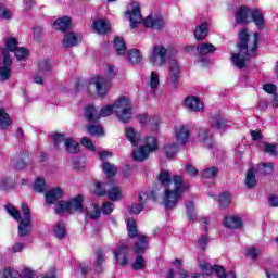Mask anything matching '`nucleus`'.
<instances>
[{
  "instance_id": "obj_59",
  "label": "nucleus",
  "mask_w": 278,
  "mask_h": 278,
  "mask_svg": "<svg viewBox=\"0 0 278 278\" xmlns=\"http://www.w3.org/2000/svg\"><path fill=\"white\" fill-rule=\"evenodd\" d=\"M0 18L10 20L12 18V11L5 8V4L0 3Z\"/></svg>"
},
{
  "instance_id": "obj_55",
  "label": "nucleus",
  "mask_w": 278,
  "mask_h": 278,
  "mask_svg": "<svg viewBox=\"0 0 278 278\" xmlns=\"http://www.w3.org/2000/svg\"><path fill=\"white\" fill-rule=\"evenodd\" d=\"M244 182L247 188L251 190L252 188H255V186H257V178H255V175H247Z\"/></svg>"
},
{
  "instance_id": "obj_28",
  "label": "nucleus",
  "mask_w": 278,
  "mask_h": 278,
  "mask_svg": "<svg viewBox=\"0 0 278 278\" xmlns=\"http://www.w3.org/2000/svg\"><path fill=\"white\" fill-rule=\"evenodd\" d=\"M126 138L132 147H138V144H140V132L136 131L132 127L126 129Z\"/></svg>"
},
{
  "instance_id": "obj_14",
  "label": "nucleus",
  "mask_w": 278,
  "mask_h": 278,
  "mask_svg": "<svg viewBox=\"0 0 278 278\" xmlns=\"http://www.w3.org/2000/svg\"><path fill=\"white\" fill-rule=\"evenodd\" d=\"M214 135L212 134V130L208 128H200L198 134V140L199 142H202L205 147L212 148L214 147Z\"/></svg>"
},
{
  "instance_id": "obj_43",
  "label": "nucleus",
  "mask_w": 278,
  "mask_h": 278,
  "mask_svg": "<svg viewBox=\"0 0 278 278\" xmlns=\"http://www.w3.org/2000/svg\"><path fill=\"white\" fill-rule=\"evenodd\" d=\"M186 207H187V218L189 220H197V211L194 208V200L189 201Z\"/></svg>"
},
{
  "instance_id": "obj_18",
  "label": "nucleus",
  "mask_w": 278,
  "mask_h": 278,
  "mask_svg": "<svg viewBox=\"0 0 278 278\" xmlns=\"http://www.w3.org/2000/svg\"><path fill=\"white\" fill-rule=\"evenodd\" d=\"M176 142L186 144L190 140V129L186 126H178L175 129Z\"/></svg>"
},
{
  "instance_id": "obj_29",
  "label": "nucleus",
  "mask_w": 278,
  "mask_h": 278,
  "mask_svg": "<svg viewBox=\"0 0 278 278\" xmlns=\"http://www.w3.org/2000/svg\"><path fill=\"white\" fill-rule=\"evenodd\" d=\"M92 28L98 34H108L110 30V23L105 20H97L93 22Z\"/></svg>"
},
{
  "instance_id": "obj_8",
  "label": "nucleus",
  "mask_w": 278,
  "mask_h": 278,
  "mask_svg": "<svg viewBox=\"0 0 278 278\" xmlns=\"http://www.w3.org/2000/svg\"><path fill=\"white\" fill-rule=\"evenodd\" d=\"M54 147L60 149V144L64 142V147L67 153H79V142L75 141L73 138H65L64 135L54 132L52 135Z\"/></svg>"
},
{
  "instance_id": "obj_6",
  "label": "nucleus",
  "mask_w": 278,
  "mask_h": 278,
  "mask_svg": "<svg viewBox=\"0 0 278 278\" xmlns=\"http://www.w3.org/2000/svg\"><path fill=\"white\" fill-rule=\"evenodd\" d=\"M55 214H81L84 212V194L75 195L67 201H59L54 208Z\"/></svg>"
},
{
  "instance_id": "obj_15",
  "label": "nucleus",
  "mask_w": 278,
  "mask_h": 278,
  "mask_svg": "<svg viewBox=\"0 0 278 278\" xmlns=\"http://www.w3.org/2000/svg\"><path fill=\"white\" fill-rule=\"evenodd\" d=\"M181 77V67H179V63L177 60L172 59L169 61V77L168 79L172 81V84H177L179 81V78Z\"/></svg>"
},
{
  "instance_id": "obj_30",
  "label": "nucleus",
  "mask_w": 278,
  "mask_h": 278,
  "mask_svg": "<svg viewBox=\"0 0 278 278\" xmlns=\"http://www.w3.org/2000/svg\"><path fill=\"white\" fill-rule=\"evenodd\" d=\"M207 29L208 24L206 22L200 24L194 30L195 40H204L207 36Z\"/></svg>"
},
{
  "instance_id": "obj_17",
  "label": "nucleus",
  "mask_w": 278,
  "mask_h": 278,
  "mask_svg": "<svg viewBox=\"0 0 278 278\" xmlns=\"http://www.w3.org/2000/svg\"><path fill=\"white\" fill-rule=\"evenodd\" d=\"M81 42V35L76 33H66L63 38V47L71 49V47H77Z\"/></svg>"
},
{
  "instance_id": "obj_9",
  "label": "nucleus",
  "mask_w": 278,
  "mask_h": 278,
  "mask_svg": "<svg viewBox=\"0 0 278 278\" xmlns=\"http://www.w3.org/2000/svg\"><path fill=\"white\" fill-rule=\"evenodd\" d=\"M167 50L163 46H154L149 54L150 63L153 66H164L166 64Z\"/></svg>"
},
{
  "instance_id": "obj_53",
  "label": "nucleus",
  "mask_w": 278,
  "mask_h": 278,
  "mask_svg": "<svg viewBox=\"0 0 278 278\" xmlns=\"http://www.w3.org/2000/svg\"><path fill=\"white\" fill-rule=\"evenodd\" d=\"M198 244L202 251H207V244H210V236L201 235L198 239Z\"/></svg>"
},
{
  "instance_id": "obj_32",
  "label": "nucleus",
  "mask_w": 278,
  "mask_h": 278,
  "mask_svg": "<svg viewBox=\"0 0 278 278\" xmlns=\"http://www.w3.org/2000/svg\"><path fill=\"white\" fill-rule=\"evenodd\" d=\"M33 189L38 194L45 192L47 190V180L42 176H38L33 185Z\"/></svg>"
},
{
  "instance_id": "obj_36",
  "label": "nucleus",
  "mask_w": 278,
  "mask_h": 278,
  "mask_svg": "<svg viewBox=\"0 0 278 278\" xmlns=\"http://www.w3.org/2000/svg\"><path fill=\"white\" fill-rule=\"evenodd\" d=\"M216 51V47L212 43H200L198 46V53L200 55H207L208 53H214Z\"/></svg>"
},
{
  "instance_id": "obj_54",
  "label": "nucleus",
  "mask_w": 278,
  "mask_h": 278,
  "mask_svg": "<svg viewBox=\"0 0 278 278\" xmlns=\"http://www.w3.org/2000/svg\"><path fill=\"white\" fill-rule=\"evenodd\" d=\"M245 257H251V260L256 261L260 257V251L257 248L251 247L245 250Z\"/></svg>"
},
{
  "instance_id": "obj_62",
  "label": "nucleus",
  "mask_w": 278,
  "mask_h": 278,
  "mask_svg": "<svg viewBox=\"0 0 278 278\" xmlns=\"http://www.w3.org/2000/svg\"><path fill=\"white\" fill-rule=\"evenodd\" d=\"M264 151H265V153H268L269 155H277V144L265 143Z\"/></svg>"
},
{
  "instance_id": "obj_7",
  "label": "nucleus",
  "mask_w": 278,
  "mask_h": 278,
  "mask_svg": "<svg viewBox=\"0 0 278 278\" xmlns=\"http://www.w3.org/2000/svg\"><path fill=\"white\" fill-rule=\"evenodd\" d=\"M157 149H160L157 146V139L155 137H147L146 144L140 147L138 150H135L132 152V157L137 162H142L149 157V153H151V151H157Z\"/></svg>"
},
{
  "instance_id": "obj_31",
  "label": "nucleus",
  "mask_w": 278,
  "mask_h": 278,
  "mask_svg": "<svg viewBox=\"0 0 278 278\" xmlns=\"http://www.w3.org/2000/svg\"><path fill=\"white\" fill-rule=\"evenodd\" d=\"M127 231H128V237L134 239L138 238V224L136 223V219L129 218L127 222Z\"/></svg>"
},
{
  "instance_id": "obj_16",
  "label": "nucleus",
  "mask_w": 278,
  "mask_h": 278,
  "mask_svg": "<svg viewBox=\"0 0 278 278\" xmlns=\"http://www.w3.org/2000/svg\"><path fill=\"white\" fill-rule=\"evenodd\" d=\"M185 108H187V110H191V112H202V110L205 106L203 105V102H201L199 98L194 96H189L185 100Z\"/></svg>"
},
{
  "instance_id": "obj_47",
  "label": "nucleus",
  "mask_w": 278,
  "mask_h": 278,
  "mask_svg": "<svg viewBox=\"0 0 278 278\" xmlns=\"http://www.w3.org/2000/svg\"><path fill=\"white\" fill-rule=\"evenodd\" d=\"M106 194L111 201H118V199L122 197L121 188L113 187L110 191L106 192Z\"/></svg>"
},
{
  "instance_id": "obj_64",
  "label": "nucleus",
  "mask_w": 278,
  "mask_h": 278,
  "mask_svg": "<svg viewBox=\"0 0 278 278\" xmlns=\"http://www.w3.org/2000/svg\"><path fill=\"white\" fill-rule=\"evenodd\" d=\"M214 273L218 278H227V271L225 270V267L220 265H215Z\"/></svg>"
},
{
  "instance_id": "obj_5",
  "label": "nucleus",
  "mask_w": 278,
  "mask_h": 278,
  "mask_svg": "<svg viewBox=\"0 0 278 278\" xmlns=\"http://www.w3.org/2000/svg\"><path fill=\"white\" fill-rule=\"evenodd\" d=\"M236 23L247 25V23H255L258 29H264V14L260 9H249L247 7H240L235 13Z\"/></svg>"
},
{
  "instance_id": "obj_45",
  "label": "nucleus",
  "mask_w": 278,
  "mask_h": 278,
  "mask_svg": "<svg viewBox=\"0 0 278 278\" xmlns=\"http://www.w3.org/2000/svg\"><path fill=\"white\" fill-rule=\"evenodd\" d=\"M138 121L141 125H147V123H150V125H155V127H157V125H160L159 118H154V117L149 118L148 115H140L138 117Z\"/></svg>"
},
{
  "instance_id": "obj_24",
  "label": "nucleus",
  "mask_w": 278,
  "mask_h": 278,
  "mask_svg": "<svg viewBox=\"0 0 278 278\" xmlns=\"http://www.w3.org/2000/svg\"><path fill=\"white\" fill-rule=\"evenodd\" d=\"M17 231L20 238H27V236H29V232L31 231V220L21 219L17 226Z\"/></svg>"
},
{
  "instance_id": "obj_37",
  "label": "nucleus",
  "mask_w": 278,
  "mask_h": 278,
  "mask_svg": "<svg viewBox=\"0 0 278 278\" xmlns=\"http://www.w3.org/2000/svg\"><path fill=\"white\" fill-rule=\"evenodd\" d=\"M214 268H215V265L212 266L206 261H201L200 262V270H201L202 275H204V277L205 276L210 277V276L214 275Z\"/></svg>"
},
{
  "instance_id": "obj_35",
  "label": "nucleus",
  "mask_w": 278,
  "mask_h": 278,
  "mask_svg": "<svg viewBox=\"0 0 278 278\" xmlns=\"http://www.w3.org/2000/svg\"><path fill=\"white\" fill-rule=\"evenodd\" d=\"M54 236L58 240H64L66 238V226L64 222H59L54 227Z\"/></svg>"
},
{
  "instance_id": "obj_56",
  "label": "nucleus",
  "mask_w": 278,
  "mask_h": 278,
  "mask_svg": "<svg viewBox=\"0 0 278 278\" xmlns=\"http://www.w3.org/2000/svg\"><path fill=\"white\" fill-rule=\"evenodd\" d=\"M100 212H102V214L104 216H110V214H112V212H114V207H112V202L102 203Z\"/></svg>"
},
{
  "instance_id": "obj_49",
  "label": "nucleus",
  "mask_w": 278,
  "mask_h": 278,
  "mask_svg": "<svg viewBox=\"0 0 278 278\" xmlns=\"http://www.w3.org/2000/svg\"><path fill=\"white\" fill-rule=\"evenodd\" d=\"M94 210L90 211L88 208H85L84 212L86 213V215L91 219V220H97V218H99L101 216V208H99V206L96 204L94 205Z\"/></svg>"
},
{
  "instance_id": "obj_23",
  "label": "nucleus",
  "mask_w": 278,
  "mask_h": 278,
  "mask_svg": "<svg viewBox=\"0 0 278 278\" xmlns=\"http://www.w3.org/2000/svg\"><path fill=\"white\" fill-rule=\"evenodd\" d=\"M143 23L146 27H151L152 29H162L164 27V20L153 15L146 17Z\"/></svg>"
},
{
  "instance_id": "obj_39",
  "label": "nucleus",
  "mask_w": 278,
  "mask_h": 278,
  "mask_svg": "<svg viewBox=\"0 0 278 278\" xmlns=\"http://www.w3.org/2000/svg\"><path fill=\"white\" fill-rule=\"evenodd\" d=\"M39 73H49L51 71V61L49 59H40L37 63Z\"/></svg>"
},
{
  "instance_id": "obj_33",
  "label": "nucleus",
  "mask_w": 278,
  "mask_h": 278,
  "mask_svg": "<svg viewBox=\"0 0 278 278\" xmlns=\"http://www.w3.org/2000/svg\"><path fill=\"white\" fill-rule=\"evenodd\" d=\"M114 48L117 55H125V53H127V46L125 45V40L121 37L114 39Z\"/></svg>"
},
{
  "instance_id": "obj_34",
  "label": "nucleus",
  "mask_w": 278,
  "mask_h": 278,
  "mask_svg": "<svg viewBox=\"0 0 278 278\" xmlns=\"http://www.w3.org/2000/svg\"><path fill=\"white\" fill-rule=\"evenodd\" d=\"M11 125L10 115L5 112V109H0V129H8Z\"/></svg>"
},
{
  "instance_id": "obj_26",
  "label": "nucleus",
  "mask_w": 278,
  "mask_h": 278,
  "mask_svg": "<svg viewBox=\"0 0 278 278\" xmlns=\"http://www.w3.org/2000/svg\"><path fill=\"white\" fill-rule=\"evenodd\" d=\"M210 124L214 129H225L229 125V122L224 119L222 115H214L211 117Z\"/></svg>"
},
{
  "instance_id": "obj_1",
  "label": "nucleus",
  "mask_w": 278,
  "mask_h": 278,
  "mask_svg": "<svg viewBox=\"0 0 278 278\" xmlns=\"http://www.w3.org/2000/svg\"><path fill=\"white\" fill-rule=\"evenodd\" d=\"M156 179L160 186L165 188L162 203L167 210H175L179 199H181V194L192 188V185L184 181V178L179 175H157Z\"/></svg>"
},
{
  "instance_id": "obj_11",
  "label": "nucleus",
  "mask_w": 278,
  "mask_h": 278,
  "mask_svg": "<svg viewBox=\"0 0 278 278\" xmlns=\"http://www.w3.org/2000/svg\"><path fill=\"white\" fill-rule=\"evenodd\" d=\"M128 20L130 22L131 29L138 27L139 23H142V14L140 13V4L138 2H131L130 9L126 11Z\"/></svg>"
},
{
  "instance_id": "obj_4",
  "label": "nucleus",
  "mask_w": 278,
  "mask_h": 278,
  "mask_svg": "<svg viewBox=\"0 0 278 278\" xmlns=\"http://www.w3.org/2000/svg\"><path fill=\"white\" fill-rule=\"evenodd\" d=\"M7 48L2 49L3 62L0 63V81H8L12 76V58L10 51H14L18 48V40L14 37H8L4 39Z\"/></svg>"
},
{
  "instance_id": "obj_25",
  "label": "nucleus",
  "mask_w": 278,
  "mask_h": 278,
  "mask_svg": "<svg viewBox=\"0 0 278 278\" xmlns=\"http://www.w3.org/2000/svg\"><path fill=\"white\" fill-rule=\"evenodd\" d=\"M217 202L220 210H227V207H229V205L232 203L231 192L223 191L219 194Z\"/></svg>"
},
{
  "instance_id": "obj_48",
  "label": "nucleus",
  "mask_w": 278,
  "mask_h": 278,
  "mask_svg": "<svg viewBox=\"0 0 278 278\" xmlns=\"http://www.w3.org/2000/svg\"><path fill=\"white\" fill-rule=\"evenodd\" d=\"M104 75L108 79H114L118 75V70L114 65H106L104 68Z\"/></svg>"
},
{
  "instance_id": "obj_21",
  "label": "nucleus",
  "mask_w": 278,
  "mask_h": 278,
  "mask_svg": "<svg viewBox=\"0 0 278 278\" xmlns=\"http://www.w3.org/2000/svg\"><path fill=\"white\" fill-rule=\"evenodd\" d=\"M224 227L227 229H240L242 228V218L238 216H226L223 220Z\"/></svg>"
},
{
  "instance_id": "obj_51",
  "label": "nucleus",
  "mask_w": 278,
  "mask_h": 278,
  "mask_svg": "<svg viewBox=\"0 0 278 278\" xmlns=\"http://www.w3.org/2000/svg\"><path fill=\"white\" fill-rule=\"evenodd\" d=\"M13 53H15V58L18 62H21V60H25V58L29 55V51L23 47H17Z\"/></svg>"
},
{
  "instance_id": "obj_50",
  "label": "nucleus",
  "mask_w": 278,
  "mask_h": 278,
  "mask_svg": "<svg viewBox=\"0 0 278 278\" xmlns=\"http://www.w3.org/2000/svg\"><path fill=\"white\" fill-rule=\"evenodd\" d=\"M86 129L90 136H103V128L101 126H96V125H89L86 126Z\"/></svg>"
},
{
  "instance_id": "obj_44",
  "label": "nucleus",
  "mask_w": 278,
  "mask_h": 278,
  "mask_svg": "<svg viewBox=\"0 0 278 278\" xmlns=\"http://www.w3.org/2000/svg\"><path fill=\"white\" fill-rule=\"evenodd\" d=\"M93 194H96V197H105V194H108V191L105 190V184L96 181Z\"/></svg>"
},
{
  "instance_id": "obj_57",
  "label": "nucleus",
  "mask_w": 278,
  "mask_h": 278,
  "mask_svg": "<svg viewBox=\"0 0 278 278\" xmlns=\"http://www.w3.org/2000/svg\"><path fill=\"white\" fill-rule=\"evenodd\" d=\"M13 166L15 170H23V168L27 166V164H25V159L23 157V155L20 159H13Z\"/></svg>"
},
{
  "instance_id": "obj_19",
  "label": "nucleus",
  "mask_w": 278,
  "mask_h": 278,
  "mask_svg": "<svg viewBox=\"0 0 278 278\" xmlns=\"http://www.w3.org/2000/svg\"><path fill=\"white\" fill-rule=\"evenodd\" d=\"M275 165L273 163H260L256 166L250 165L247 175H255L256 173H273Z\"/></svg>"
},
{
  "instance_id": "obj_2",
  "label": "nucleus",
  "mask_w": 278,
  "mask_h": 278,
  "mask_svg": "<svg viewBox=\"0 0 278 278\" xmlns=\"http://www.w3.org/2000/svg\"><path fill=\"white\" fill-rule=\"evenodd\" d=\"M112 112H115L122 123H129L132 116L129 99L122 97L113 105L103 106L100 113L97 112L93 105H88L85 109V118H87L89 123H97L99 118L111 116Z\"/></svg>"
},
{
  "instance_id": "obj_38",
  "label": "nucleus",
  "mask_w": 278,
  "mask_h": 278,
  "mask_svg": "<svg viewBox=\"0 0 278 278\" xmlns=\"http://www.w3.org/2000/svg\"><path fill=\"white\" fill-rule=\"evenodd\" d=\"M132 270H144L147 268V261H144V256L137 255L135 262L131 264Z\"/></svg>"
},
{
  "instance_id": "obj_3",
  "label": "nucleus",
  "mask_w": 278,
  "mask_h": 278,
  "mask_svg": "<svg viewBox=\"0 0 278 278\" xmlns=\"http://www.w3.org/2000/svg\"><path fill=\"white\" fill-rule=\"evenodd\" d=\"M257 45H260V33H254L252 38L247 28L239 33V43H237L239 53L231 54V60L237 68L240 71L247 68L250 59L257 55Z\"/></svg>"
},
{
  "instance_id": "obj_58",
  "label": "nucleus",
  "mask_w": 278,
  "mask_h": 278,
  "mask_svg": "<svg viewBox=\"0 0 278 278\" xmlns=\"http://www.w3.org/2000/svg\"><path fill=\"white\" fill-rule=\"evenodd\" d=\"M0 18L10 20L12 18V11L5 8V4L0 3Z\"/></svg>"
},
{
  "instance_id": "obj_61",
  "label": "nucleus",
  "mask_w": 278,
  "mask_h": 278,
  "mask_svg": "<svg viewBox=\"0 0 278 278\" xmlns=\"http://www.w3.org/2000/svg\"><path fill=\"white\" fill-rule=\"evenodd\" d=\"M45 30L40 26H36L33 29V38L39 42L40 38H42Z\"/></svg>"
},
{
  "instance_id": "obj_10",
  "label": "nucleus",
  "mask_w": 278,
  "mask_h": 278,
  "mask_svg": "<svg viewBox=\"0 0 278 278\" xmlns=\"http://www.w3.org/2000/svg\"><path fill=\"white\" fill-rule=\"evenodd\" d=\"M89 86L96 88V92L99 97H105L108 90H110V80L103 76H94L89 80Z\"/></svg>"
},
{
  "instance_id": "obj_52",
  "label": "nucleus",
  "mask_w": 278,
  "mask_h": 278,
  "mask_svg": "<svg viewBox=\"0 0 278 278\" xmlns=\"http://www.w3.org/2000/svg\"><path fill=\"white\" fill-rule=\"evenodd\" d=\"M5 207H7V212H8V214H10V216H12V218H14L15 220H23V217L21 216V211L20 210H17L16 207H14V206H8V205H5Z\"/></svg>"
},
{
  "instance_id": "obj_13",
  "label": "nucleus",
  "mask_w": 278,
  "mask_h": 278,
  "mask_svg": "<svg viewBox=\"0 0 278 278\" xmlns=\"http://www.w3.org/2000/svg\"><path fill=\"white\" fill-rule=\"evenodd\" d=\"M63 197H64V190L61 187H54L52 189H49L45 193L46 204L55 205L59 199H62Z\"/></svg>"
},
{
  "instance_id": "obj_20",
  "label": "nucleus",
  "mask_w": 278,
  "mask_h": 278,
  "mask_svg": "<svg viewBox=\"0 0 278 278\" xmlns=\"http://www.w3.org/2000/svg\"><path fill=\"white\" fill-rule=\"evenodd\" d=\"M138 240L135 242L134 251L137 255H142L149 249V238L144 235H139Z\"/></svg>"
},
{
  "instance_id": "obj_22",
  "label": "nucleus",
  "mask_w": 278,
  "mask_h": 278,
  "mask_svg": "<svg viewBox=\"0 0 278 278\" xmlns=\"http://www.w3.org/2000/svg\"><path fill=\"white\" fill-rule=\"evenodd\" d=\"M105 262V256H103V250H98L96 252V258L93 260V271L97 275L103 274V264Z\"/></svg>"
},
{
  "instance_id": "obj_41",
  "label": "nucleus",
  "mask_w": 278,
  "mask_h": 278,
  "mask_svg": "<svg viewBox=\"0 0 278 278\" xmlns=\"http://www.w3.org/2000/svg\"><path fill=\"white\" fill-rule=\"evenodd\" d=\"M127 58L131 64H140V62H142V53L136 49L130 50Z\"/></svg>"
},
{
  "instance_id": "obj_46",
  "label": "nucleus",
  "mask_w": 278,
  "mask_h": 278,
  "mask_svg": "<svg viewBox=\"0 0 278 278\" xmlns=\"http://www.w3.org/2000/svg\"><path fill=\"white\" fill-rule=\"evenodd\" d=\"M164 153L169 160L175 157L177 155V146L175 143L166 144L164 147Z\"/></svg>"
},
{
  "instance_id": "obj_40",
  "label": "nucleus",
  "mask_w": 278,
  "mask_h": 278,
  "mask_svg": "<svg viewBox=\"0 0 278 278\" xmlns=\"http://www.w3.org/2000/svg\"><path fill=\"white\" fill-rule=\"evenodd\" d=\"M104 175H117L118 174V167L116 165L110 163V162H103L101 166Z\"/></svg>"
},
{
  "instance_id": "obj_42",
  "label": "nucleus",
  "mask_w": 278,
  "mask_h": 278,
  "mask_svg": "<svg viewBox=\"0 0 278 278\" xmlns=\"http://www.w3.org/2000/svg\"><path fill=\"white\" fill-rule=\"evenodd\" d=\"M149 86L153 92L160 88V75L156 72L151 73Z\"/></svg>"
},
{
  "instance_id": "obj_60",
  "label": "nucleus",
  "mask_w": 278,
  "mask_h": 278,
  "mask_svg": "<svg viewBox=\"0 0 278 278\" xmlns=\"http://www.w3.org/2000/svg\"><path fill=\"white\" fill-rule=\"evenodd\" d=\"M21 208L24 214V218L22 220H31V210L29 208V205L22 203Z\"/></svg>"
},
{
  "instance_id": "obj_63",
  "label": "nucleus",
  "mask_w": 278,
  "mask_h": 278,
  "mask_svg": "<svg viewBox=\"0 0 278 278\" xmlns=\"http://www.w3.org/2000/svg\"><path fill=\"white\" fill-rule=\"evenodd\" d=\"M80 143L83 144V147H85L86 149H88V151H94V143H92V140L88 139L87 137H83Z\"/></svg>"
},
{
  "instance_id": "obj_12",
  "label": "nucleus",
  "mask_w": 278,
  "mask_h": 278,
  "mask_svg": "<svg viewBox=\"0 0 278 278\" xmlns=\"http://www.w3.org/2000/svg\"><path fill=\"white\" fill-rule=\"evenodd\" d=\"M114 257L117 266H127L129 264V245L123 243L114 252Z\"/></svg>"
},
{
  "instance_id": "obj_27",
  "label": "nucleus",
  "mask_w": 278,
  "mask_h": 278,
  "mask_svg": "<svg viewBox=\"0 0 278 278\" xmlns=\"http://www.w3.org/2000/svg\"><path fill=\"white\" fill-rule=\"evenodd\" d=\"M54 29L58 31H66L71 27V17L63 16L58 18L53 24Z\"/></svg>"
}]
</instances>
